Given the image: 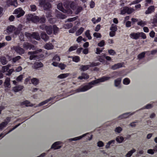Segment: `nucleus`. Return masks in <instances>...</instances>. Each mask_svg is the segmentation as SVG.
Here are the masks:
<instances>
[{
	"instance_id": "obj_47",
	"label": "nucleus",
	"mask_w": 157,
	"mask_h": 157,
	"mask_svg": "<svg viewBox=\"0 0 157 157\" xmlns=\"http://www.w3.org/2000/svg\"><path fill=\"white\" fill-rule=\"evenodd\" d=\"M52 28L53 29V32H54V33H57V32L58 31V28L55 25H54L53 26V28Z\"/></svg>"
},
{
	"instance_id": "obj_53",
	"label": "nucleus",
	"mask_w": 157,
	"mask_h": 157,
	"mask_svg": "<svg viewBox=\"0 0 157 157\" xmlns=\"http://www.w3.org/2000/svg\"><path fill=\"white\" fill-rule=\"evenodd\" d=\"M105 44V42L104 40H101V42H100L99 43H98V46L101 47L104 45Z\"/></svg>"
},
{
	"instance_id": "obj_5",
	"label": "nucleus",
	"mask_w": 157,
	"mask_h": 157,
	"mask_svg": "<svg viewBox=\"0 0 157 157\" xmlns=\"http://www.w3.org/2000/svg\"><path fill=\"white\" fill-rule=\"evenodd\" d=\"M6 3L8 6H13L15 7L17 6V0H7Z\"/></svg>"
},
{
	"instance_id": "obj_64",
	"label": "nucleus",
	"mask_w": 157,
	"mask_h": 157,
	"mask_svg": "<svg viewBox=\"0 0 157 157\" xmlns=\"http://www.w3.org/2000/svg\"><path fill=\"white\" fill-rule=\"evenodd\" d=\"M153 23H157V16H155V17L153 19Z\"/></svg>"
},
{
	"instance_id": "obj_62",
	"label": "nucleus",
	"mask_w": 157,
	"mask_h": 157,
	"mask_svg": "<svg viewBox=\"0 0 157 157\" xmlns=\"http://www.w3.org/2000/svg\"><path fill=\"white\" fill-rule=\"evenodd\" d=\"M100 25H97L96 27H95V31L96 32H98L100 30Z\"/></svg>"
},
{
	"instance_id": "obj_35",
	"label": "nucleus",
	"mask_w": 157,
	"mask_h": 157,
	"mask_svg": "<svg viewBox=\"0 0 157 157\" xmlns=\"http://www.w3.org/2000/svg\"><path fill=\"white\" fill-rule=\"evenodd\" d=\"M84 30V29L83 28L81 27L78 30H77V32H76V35H79L81 34L82 33V32Z\"/></svg>"
},
{
	"instance_id": "obj_38",
	"label": "nucleus",
	"mask_w": 157,
	"mask_h": 157,
	"mask_svg": "<svg viewBox=\"0 0 157 157\" xmlns=\"http://www.w3.org/2000/svg\"><path fill=\"white\" fill-rule=\"evenodd\" d=\"M85 35H86V36H87L88 39L90 40L91 39V37L90 36L89 30H87V31L86 32V33H85Z\"/></svg>"
},
{
	"instance_id": "obj_28",
	"label": "nucleus",
	"mask_w": 157,
	"mask_h": 157,
	"mask_svg": "<svg viewBox=\"0 0 157 157\" xmlns=\"http://www.w3.org/2000/svg\"><path fill=\"white\" fill-rule=\"evenodd\" d=\"M32 21L34 22H36L39 21V17L37 16H33L32 17Z\"/></svg>"
},
{
	"instance_id": "obj_43",
	"label": "nucleus",
	"mask_w": 157,
	"mask_h": 157,
	"mask_svg": "<svg viewBox=\"0 0 157 157\" xmlns=\"http://www.w3.org/2000/svg\"><path fill=\"white\" fill-rule=\"evenodd\" d=\"M57 8H58V9L60 10H64V9L63 8V7H62V4L61 3H59L58 4V5H57Z\"/></svg>"
},
{
	"instance_id": "obj_21",
	"label": "nucleus",
	"mask_w": 157,
	"mask_h": 157,
	"mask_svg": "<svg viewBox=\"0 0 157 157\" xmlns=\"http://www.w3.org/2000/svg\"><path fill=\"white\" fill-rule=\"evenodd\" d=\"M68 75L69 74L68 73L61 74L58 76V78L60 79L64 78H66Z\"/></svg>"
},
{
	"instance_id": "obj_22",
	"label": "nucleus",
	"mask_w": 157,
	"mask_h": 157,
	"mask_svg": "<svg viewBox=\"0 0 157 157\" xmlns=\"http://www.w3.org/2000/svg\"><path fill=\"white\" fill-rule=\"evenodd\" d=\"M41 38L45 40H47L48 39V36H47L46 33H41Z\"/></svg>"
},
{
	"instance_id": "obj_42",
	"label": "nucleus",
	"mask_w": 157,
	"mask_h": 157,
	"mask_svg": "<svg viewBox=\"0 0 157 157\" xmlns=\"http://www.w3.org/2000/svg\"><path fill=\"white\" fill-rule=\"evenodd\" d=\"M93 36L97 38H100L101 37V34L100 33H95L93 34Z\"/></svg>"
},
{
	"instance_id": "obj_61",
	"label": "nucleus",
	"mask_w": 157,
	"mask_h": 157,
	"mask_svg": "<svg viewBox=\"0 0 157 157\" xmlns=\"http://www.w3.org/2000/svg\"><path fill=\"white\" fill-rule=\"evenodd\" d=\"M126 10H125L124 9H123V10H121V14H124L125 13H127V11Z\"/></svg>"
},
{
	"instance_id": "obj_3",
	"label": "nucleus",
	"mask_w": 157,
	"mask_h": 157,
	"mask_svg": "<svg viewBox=\"0 0 157 157\" xmlns=\"http://www.w3.org/2000/svg\"><path fill=\"white\" fill-rule=\"evenodd\" d=\"M41 52H42V50L41 49H39V50H36L34 52H28V55H30V60H32L36 57L37 56L34 55L35 54H37L38 53H40Z\"/></svg>"
},
{
	"instance_id": "obj_2",
	"label": "nucleus",
	"mask_w": 157,
	"mask_h": 157,
	"mask_svg": "<svg viewBox=\"0 0 157 157\" xmlns=\"http://www.w3.org/2000/svg\"><path fill=\"white\" fill-rule=\"evenodd\" d=\"M25 13L24 11L21 8L15 10L13 14L17 15V17L19 18L22 16Z\"/></svg>"
},
{
	"instance_id": "obj_44",
	"label": "nucleus",
	"mask_w": 157,
	"mask_h": 157,
	"mask_svg": "<svg viewBox=\"0 0 157 157\" xmlns=\"http://www.w3.org/2000/svg\"><path fill=\"white\" fill-rule=\"evenodd\" d=\"M130 80L127 78H125L124 80H123V83L126 85L128 84Z\"/></svg>"
},
{
	"instance_id": "obj_50",
	"label": "nucleus",
	"mask_w": 157,
	"mask_h": 157,
	"mask_svg": "<svg viewBox=\"0 0 157 157\" xmlns=\"http://www.w3.org/2000/svg\"><path fill=\"white\" fill-rule=\"evenodd\" d=\"M109 54L112 56H113L115 54V51L113 50H109Z\"/></svg>"
},
{
	"instance_id": "obj_19",
	"label": "nucleus",
	"mask_w": 157,
	"mask_h": 157,
	"mask_svg": "<svg viewBox=\"0 0 157 157\" xmlns=\"http://www.w3.org/2000/svg\"><path fill=\"white\" fill-rule=\"evenodd\" d=\"M89 65H82L81 67H80V70L82 71H84L86 70H87L89 69Z\"/></svg>"
},
{
	"instance_id": "obj_25",
	"label": "nucleus",
	"mask_w": 157,
	"mask_h": 157,
	"mask_svg": "<svg viewBox=\"0 0 157 157\" xmlns=\"http://www.w3.org/2000/svg\"><path fill=\"white\" fill-rule=\"evenodd\" d=\"M32 84L34 85H37L38 83V80L36 78H33L31 79Z\"/></svg>"
},
{
	"instance_id": "obj_39",
	"label": "nucleus",
	"mask_w": 157,
	"mask_h": 157,
	"mask_svg": "<svg viewBox=\"0 0 157 157\" xmlns=\"http://www.w3.org/2000/svg\"><path fill=\"white\" fill-rule=\"evenodd\" d=\"M120 82H121V79L120 78H118L115 80V86H118L120 84Z\"/></svg>"
},
{
	"instance_id": "obj_52",
	"label": "nucleus",
	"mask_w": 157,
	"mask_h": 157,
	"mask_svg": "<svg viewBox=\"0 0 157 157\" xmlns=\"http://www.w3.org/2000/svg\"><path fill=\"white\" fill-rule=\"evenodd\" d=\"M98 65V63H90V65L89 66L90 67H93L95 66H97Z\"/></svg>"
},
{
	"instance_id": "obj_29",
	"label": "nucleus",
	"mask_w": 157,
	"mask_h": 157,
	"mask_svg": "<svg viewBox=\"0 0 157 157\" xmlns=\"http://www.w3.org/2000/svg\"><path fill=\"white\" fill-rule=\"evenodd\" d=\"M116 141H117V142L120 143L123 141L124 140V138L122 136H118L117 138H116Z\"/></svg>"
},
{
	"instance_id": "obj_63",
	"label": "nucleus",
	"mask_w": 157,
	"mask_h": 157,
	"mask_svg": "<svg viewBox=\"0 0 157 157\" xmlns=\"http://www.w3.org/2000/svg\"><path fill=\"white\" fill-rule=\"evenodd\" d=\"M13 69H11L8 71V73L7 74V75H10L13 72Z\"/></svg>"
},
{
	"instance_id": "obj_45",
	"label": "nucleus",
	"mask_w": 157,
	"mask_h": 157,
	"mask_svg": "<svg viewBox=\"0 0 157 157\" xmlns=\"http://www.w3.org/2000/svg\"><path fill=\"white\" fill-rule=\"evenodd\" d=\"M145 53L144 52H142L138 56V58L141 59L144 57Z\"/></svg>"
},
{
	"instance_id": "obj_31",
	"label": "nucleus",
	"mask_w": 157,
	"mask_h": 157,
	"mask_svg": "<svg viewBox=\"0 0 157 157\" xmlns=\"http://www.w3.org/2000/svg\"><path fill=\"white\" fill-rule=\"evenodd\" d=\"M0 62L2 64L5 65L7 63V61L5 57H2L0 58Z\"/></svg>"
},
{
	"instance_id": "obj_33",
	"label": "nucleus",
	"mask_w": 157,
	"mask_h": 157,
	"mask_svg": "<svg viewBox=\"0 0 157 157\" xmlns=\"http://www.w3.org/2000/svg\"><path fill=\"white\" fill-rule=\"evenodd\" d=\"M7 123L8 122L7 121L2 122V123L0 124V128L2 129L7 124Z\"/></svg>"
},
{
	"instance_id": "obj_49",
	"label": "nucleus",
	"mask_w": 157,
	"mask_h": 157,
	"mask_svg": "<svg viewBox=\"0 0 157 157\" xmlns=\"http://www.w3.org/2000/svg\"><path fill=\"white\" fill-rule=\"evenodd\" d=\"M22 79V75H21L17 77V78H16V80H17L18 82H20L21 81Z\"/></svg>"
},
{
	"instance_id": "obj_55",
	"label": "nucleus",
	"mask_w": 157,
	"mask_h": 157,
	"mask_svg": "<svg viewBox=\"0 0 157 157\" xmlns=\"http://www.w3.org/2000/svg\"><path fill=\"white\" fill-rule=\"evenodd\" d=\"M59 67L60 68L61 70H63L65 68V65L63 64H60L59 65Z\"/></svg>"
},
{
	"instance_id": "obj_18",
	"label": "nucleus",
	"mask_w": 157,
	"mask_h": 157,
	"mask_svg": "<svg viewBox=\"0 0 157 157\" xmlns=\"http://www.w3.org/2000/svg\"><path fill=\"white\" fill-rule=\"evenodd\" d=\"M86 134H83V135L82 136H79V137H75V138H71V139H70L69 140L70 141H76L78 140H80V139H81L83 137L85 136L86 135Z\"/></svg>"
},
{
	"instance_id": "obj_6",
	"label": "nucleus",
	"mask_w": 157,
	"mask_h": 157,
	"mask_svg": "<svg viewBox=\"0 0 157 157\" xmlns=\"http://www.w3.org/2000/svg\"><path fill=\"white\" fill-rule=\"evenodd\" d=\"M64 6L65 8L67 9V10L64 9L60 10V11H62V12H63V13H67V14H72V11H71L70 9H68L69 8V6L67 5V4H65L64 5Z\"/></svg>"
},
{
	"instance_id": "obj_1",
	"label": "nucleus",
	"mask_w": 157,
	"mask_h": 157,
	"mask_svg": "<svg viewBox=\"0 0 157 157\" xmlns=\"http://www.w3.org/2000/svg\"><path fill=\"white\" fill-rule=\"evenodd\" d=\"M109 77H105L98 78L94 81H93L92 82L88 83L87 85L85 86L82 87L76 90V92H83L87 91V90L90 89V88H92V85H94L97 84L101 82L106 81L107 80H109Z\"/></svg>"
},
{
	"instance_id": "obj_46",
	"label": "nucleus",
	"mask_w": 157,
	"mask_h": 157,
	"mask_svg": "<svg viewBox=\"0 0 157 157\" xmlns=\"http://www.w3.org/2000/svg\"><path fill=\"white\" fill-rule=\"evenodd\" d=\"M53 59L54 60V61H59L60 60V57L58 56H57V55L55 56V57H53Z\"/></svg>"
},
{
	"instance_id": "obj_56",
	"label": "nucleus",
	"mask_w": 157,
	"mask_h": 157,
	"mask_svg": "<svg viewBox=\"0 0 157 157\" xmlns=\"http://www.w3.org/2000/svg\"><path fill=\"white\" fill-rule=\"evenodd\" d=\"M140 36H141L142 39H145L146 38V35L144 33H140Z\"/></svg>"
},
{
	"instance_id": "obj_59",
	"label": "nucleus",
	"mask_w": 157,
	"mask_h": 157,
	"mask_svg": "<svg viewBox=\"0 0 157 157\" xmlns=\"http://www.w3.org/2000/svg\"><path fill=\"white\" fill-rule=\"evenodd\" d=\"M149 35H150V36L152 38H153L154 37V35H155V33L154 32L152 31L151 32V33H149Z\"/></svg>"
},
{
	"instance_id": "obj_34",
	"label": "nucleus",
	"mask_w": 157,
	"mask_h": 157,
	"mask_svg": "<svg viewBox=\"0 0 157 157\" xmlns=\"http://www.w3.org/2000/svg\"><path fill=\"white\" fill-rule=\"evenodd\" d=\"M78 18V17L76 16V17H73L71 18H69L67 19V21L68 22H72L73 21H75Z\"/></svg>"
},
{
	"instance_id": "obj_15",
	"label": "nucleus",
	"mask_w": 157,
	"mask_h": 157,
	"mask_svg": "<svg viewBox=\"0 0 157 157\" xmlns=\"http://www.w3.org/2000/svg\"><path fill=\"white\" fill-rule=\"evenodd\" d=\"M34 66L35 69H37L39 68H40L43 66L42 63L40 62H36L34 64Z\"/></svg>"
},
{
	"instance_id": "obj_4",
	"label": "nucleus",
	"mask_w": 157,
	"mask_h": 157,
	"mask_svg": "<svg viewBox=\"0 0 157 157\" xmlns=\"http://www.w3.org/2000/svg\"><path fill=\"white\" fill-rule=\"evenodd\" d=\"M25 35H26V36L29 37L31 39L34 38L37 40H39L40 39V37L39 35L37 33H34L32 34L29 33H27L26 34H25Z\"/></svg>"
},
{
	"instance_id": "obj_10",
	"label": "nucleus",
	"mask_w": 157,
	"mask_h": 157,
	"mask_svg": "<svg viewBox=\"0 0 157 157\" xmlns=\"http://www.w3.org/2000/svg\"><path fill=\"white\" fill-rule=\"evenodd\" d=\"M60 142H55L52 145V146H51V148L56 150L57 149H59L61 147V146H58V145L60 144Z\"/></svg>"
},
{
	"instance_id": "obj_60",
	"label": "nucleus",
	"mask_w": 157,
	"mask_h": 157,
	"mask_svg": "<svg viewBox=\"0 0 157 157\" xmlns=\"http://www.w3.org/2000/svg\"><path fill=\"white\" fill-rule=\"evenodd\" d=\"M30 7H31V10H32V11H35L36 10V6L35 5H32L30 6Z\"/></svg>"
},
{
	"instance_id": "obj_37",
	"label": "nucleus",
	"mask_w": 157,
	"mask_h": 157,
	"mask_svg": "<svg viewBox=\"0 0 157 157\" xmlns=\"http://www.w3.org/2000/svg\"><path fill=\"white\" fill-rule=\"evenodd\" d=\"M72 60L77 63L79 61V57L77 56L74 57L72 58Z\"/></svg>"
},
{
	"instance_id": "obj_58",
	"label": "nucleus",
	"mask_w": 157,
	"mask_h": 157,
	"mask_svg": "<svg viewBox=\"0 0 157 157\" xmlns=\"http://www.w3.org/2000/svg\"><path fill=\"white\" fill-rule=\"evenodd\" d=\"M111 29V31H116L117 30V28H116V26L112 25V27L111 28V29Z\"/></svg>"
},
{
	"instance_id": "obj_9",
	"label": "nucleus",
	"mask_w": 157,
	"mask_h": 157,
	"mask_svg": "<svg viewBox=\"0 0 157 157\" xmlns=\"http://www.w3.org/2000/svg\"><path fill=\"white\" fill-rule=\"evenodd\" d=\"M45 29L47 34L50 35L52 33V26H45Z\"/></svg>"
},
{
	"instance_id": "obj_12",
	"label": "nucleus",
	"mask_w": 157,
	"mask_h": 157,
	"mask_svg": "<svg viewBox=\"0 0 157 157\" xmlns=\"http://www.w3.org/2000/svg\"><path fill=\"white\" fill-rule=\"evenodd\" d=\"M15 29V28L13 25H10L7 27L6 29V31L7 33H10L13 32V31Z\"/></svg>"
},
{
	"instance_id": "obj_11",
	"label": "nucleus",
	"mask_w": 157,
	"mask_h": 157,
	"mask_svg": "<svg viewBox=\"0 0 157 157\" xmlns=\"http://www.w3.org/2000/svg\"><path fill=\"white\" fill-rule=\"evenodd\" d=\"M23 89V86L21 85H17L13 88V91L15 92L19 91Z\"/></svg>"
},
{
	"instance_id": "obj_14",
	"label": "nucleus",
	"mask_w": 157,
	"mask_h": 157,
	"mask_svg": "<svg viewBox=\"0 0 157 157\" xmlns=\"http://www.w3.org/2000/svg\"><path fill=\"white\" fill-rule=\"evenodd\" d=\"M132 38L135 39H138L140 36V33H132L130 34Z\"/></svg>"
},
{
	"instance_id": "obj_51",
	"label": "nucleus",
	"mask_w": 157,
	"mask_h": 157,
	"mask_svg": "<svg viewBox=\"0 0 157 157\" xmlns=\"http://www.w3.org/2000/svg\"><path fill=\"white\" fill-rule=\"evenodd\" d=\"M101 21V18H98L97 20H95V18L92 19V21L93 22V23H95L98 22H99Z\"/></svg>"
},
{
	"instance_id": "obj_13",
	"label": "nucleus",
	"mask_w": 157,
	"mask_h": 157,
	"mask_svg": "<svg viewBox=\"0 0 157 157\" xmlns=\"http://www.w3.org/2000/svg\"><path fill=\"white\" fill-rule=\"evenodd\" d=\"M154 10V6H150L148 8V9L147 10L145 13L146 14H148L152 12Z\"/></svg>"
},
{
	"instance_id": "obj_16",
	"label": "nucleus",
	"mask_w": 157,
	"mask_h": 157,
	"mask_svg": "<svg viewBox=\"0 0 157 157\" xmlns=\"http://www.w3.org/2000/svg\"><path fill=\"white\" fill-rule=\"evenodd\" d=\"M122 64L121 63H119L115 64L112 66V69L113 70H115L117 69L122 67Z\"/></svg>"
},
{
	"instance_id": "obj_40",
	"label": "nucleus",
	"mask_w": 157,
	"mask_h": 157,
	"mask_svg": "<svg viewBox=\"0 0 157 157\" xmlns=\"http://www.w3.org/2000/svg\"><path fill=\"white\" fill-rule=\"evenodd\" d=\"M122 130V128L120 127H117L116 128L115 130V132H117L118 133H120Z\"/></svg>"
},
{
	"instance_id": "obj_20",
	"label": "nucleus",
	"mask_w": 157,
	"mask_h": 157,
	"mask_svg": "<svg viewBox=\"0 0 157 157\" xmlns=\"http://www.w3.org/2000/svg\"><path fill=\"white\" fill-rule=\"evenodd\" d=\"M43 7H44V10H47L50 9L51 8V5H50V3L47 2L45 3V4H44L43 5Z\"/></svg>"
},
{
	"instance_id": "obj_57",
	"label": "nucleus",
	"mask_w": 157,
	"mask_h": 157,
	"mask_svg": "<svg viewBox=\"0 0 157 157\" xmlns=\"http://www.w3.org/2000/svg\"><path fill=\"white\" fill-rule=\"evenodd\" d=\"M103 145V144L101 141H100L98 142V146L100 147H102Z\"/></svg>"
},
{
	"instance_id": "obj_36",
	"label": "nucleus",
	"mask_w": 157,
	"mask_h": 157,
	"mask_svg": "<svg viewBox=\"0 0 157 157\" xmlns=\"http://www.w3.org/2000/svg\"><path fill=\"white\" fill-rule=\"evenodd\" d=\"M21 104L22 105H25L26 106H31L30 102L27 101H25L24 102H22L21 103Z\"/></svg>"
},
{
	"instance_id": "obj_48",
	"label": "nucleus",
	"mask_w": 157,
	"mask_h": 157,
	"mask_svg": "<svg viewBox=\"0 0 157 157\" xmlns=\"http://www.w3.org/2000/svg\"><path fill=\"white\" fill-rule=\"evenodd\" d=\"M76 49L77 47H76V46H72L70 47L69 49V51L70 52H71L75 50Z\"/></svg>"
},
{
	"instance_id": "obj_24",
	"label": "nucleus",
	"mask_w": 157,
	"mask_h": 157,
	"mask_svg": "<svg viewBox=\"0 0 157 157\" xmlns=\"http://www.w3.org/2000/svg\"><path fill=\"white\" fill-rule=\"evenodd\" d=\"M125 10H126V11H127V13L128 14H130L132 13L133 11H134L133 9H129L128 7H125L123 8Z\"/></svg>"
},
{
	"instance_id": "obj_54",
	"label": "nucleus",
	"mask_w": 157,
	"mask_h": 157,
	"mask_svg": "<svg viewBox=\"0 0 157 157\" xmlns=\"http://www.w3.org/2000/svg\"><path fill=\"white\" fill-rule=\"evenodd\" d=\"M154 151H155L153 150L152 149H150L147 150V153L148 154H154Z\"/></svg>"
},
{
	"instance_id": "obj_30",
	"label": "nucleus",
	"mask_w": 157,
	"mask_h": 157,
	"mask_svg": "<svg viewBox=\"0 0 157 157\" xmlns=\"http://www.w3.org/2000/svg\"><path fill=\"white\" fill-rule=\"evenodd\" d=\"M135 151H136L135 149H133L129 151V152H128V153L127 154V155H126V157H130L132 155V153L135 152Z\"/></svg>"
},
{
	"instance_id": "obj_41",
	"label": "nucleus",
	"mask_w": 157,
	"mask_h": 157,
	"mask_svg": "<svg viewBox=\"0 0 157 157\" xmlns=\"http://www.w3.org/2000/svg\"><path fill=\"white\" fill-rule=\"evenodd\" d=\"M20 59V56H17L14 58L12 59V61L13 62L15 63L16 61L19 60Z\"/></svg>"
},
{
	"instance_id": "obj_32",
	"label": "nucleus",
	"mask_w": 157,
	"mask_h": 157,
	"mask_svg": "<svg viewBox=\"0 0 157 157\" xmlns=\"http://www.w3.org/2000/svg\"><path fill=\"white\" fill-rule=\"evenodd\" d=\"M45 48L47 49H52L53 48V46L51 44H47L45 45Z\"/></svg>"
},
{
	"instance_id": "obj_7",
	"label": "nucleus",
	"mask_w": 157,
	"mask_h": 157,
	"mask_svg": "<svg viewBox=\"0 0 157 157\" xmlns=\"http://www.w3.org/2000/svg\"><path fill=\"white\" fill-rule=\"evenodd\" d=\"M12 49L14 50L17 53H18L20 54L24 53V50H23L22 48H21L19 46L13 47L12 48Z\"/></svg>"
},
{
	"instance_id": "obj_27",
	"label": "nucleus",
	"mask_w": 157,
	"mask_h": 157,
	"mask_svg": "<svg viewBox=\"0 0 157 157\" xmlns=\"http://www.w3.org/2000/svg\"><path fill=\"white\" fill-rule=\"evenodd\" d=\"M10 78H6L5 82H4V84H5V86L8 87L10 85Z\"/></svg>"
},
{
	"instance_id": "obj_8",
	"label": "nucleus",
	"mask_w": 157,
	"mask_h": 157,
	"mask_svg": "<svg viewBox=\"0 0 157 157\" xmlns=\"http://www.w3.org/2000/svg\"><path fill=\"white\" fill-rule=\"evenodd\" d=\"M89 78V76L87 74L85 73H82V75H81L78 77V79L80 80L85 79L87 80Z\"/></svg>"
},
{
	"instance_id": "obj_26",
	"label": "nucleus",
	"mask_w": 157,
	"mask_h": 157,
	"mask_svg": "<svg viewBox=\"0 0 157 157\" xmlns=\"http://www.w3.org/2000/svg\"><path fill=\"white\" fill-rule=\"evenodd\" d=\"M145 25H146V22L142 20L140 21H139L137 22V25L143 27Z\"/></svg>"
},
{
	"instance_id": "obj_17",
	"label": "nucleus",
	"mask_w": 157,
	"mask_h": 157,
	"mask_svg": "<svg viewBox=\"0 0 157 157\" xmlns=\"http://www.w3.org/2000/svg\"><path fill=\"white\" fill-rule=\"evenodd\" d=\"M23 48L26 49H28L29 48H34V46L30 44L29 43H26L23 44Z\"/></svg>"
},
{
	"instance_id": "obj_23",
	"label": "nucleus",
	"mask_w": 157,
	"mask_h": 157,
	"mask_svg": "<svg viewBox=\"0 0 157 157\" xmlns=\"http://www.w3.org/2000/svg\"><path fill=\"white\" fill-rule=\"evenodd\" d=\"M9 67H10V65H8L2 67V71H1V72H0L4 73L7 71V70H8Z\"/></svg>"
}]
</instances>
